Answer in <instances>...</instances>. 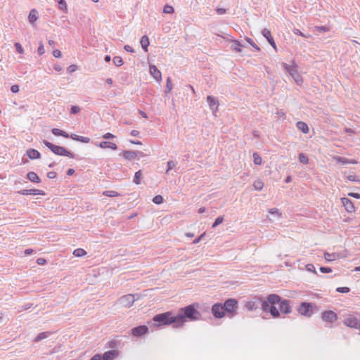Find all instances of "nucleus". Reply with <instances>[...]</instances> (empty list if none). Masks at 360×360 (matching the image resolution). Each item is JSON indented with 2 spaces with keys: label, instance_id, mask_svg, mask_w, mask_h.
<instances>
[{
  "label": "nucleus",
  "instance_id": "7c9ffc66",
  "mask_svg": "<svg viewBox=\"0 0 360 360\" xmlns=\"http://www.w3.org/2000/svg\"><path fill=\"white\" fill-rule=\"evenodd\" d=\"M51 335V332L45 331L38 334V335L35 338L34 342H39L44 339L49 338Z\"/></svg>",
  "mask_w": 360,
  "mask_h": 360
},
{
  "label": "nucleus",
  "instance_id": "79ce46f5",
  "mask_svg": "<svg viewBox=\"0 0 360 360\" xmlns=\"http://www.w3.org/2000/svg\"><path fill=\"white\" fill-rule=\"evenodd\" d=\"M273 317L276 318L279 316V312L277 308L274 305H271V308L269 309V311Z\"/></svg>",
  "mask_w": 360,
  "mask_h": 360
},
{
  "label": "nucleus",
  "instance_id": "a878e982",
  "mask_svg": "<svg viewBox=\"0 0 360 360\" xmlns=\"http://www.w3.org/2000/svg\"><path fill=\"white\" fill-rule=\"evenodd\" d=\"M297 128L304 134H307L309 131L307 124L302 121H299L296 124Z\"/></svg>",
  "mask_w": 360,
  "mask_h": 360
},
{
  "label": "nucleus",
  "instance_id": "3c124183",
  "mask_svg": "<svg viewBox=\"0 0 360 360\" xmlns=\"http://www.w3.org/2000/svg\"><path fill=\"white\" fill-rule=\"evenodd\" d=\"M292 32H293V33H294L295 34H296V35H299V36L302 37H304V38H309V37H311V35H310V34H303V33H302L300 30H298V29H294V30H292Z\"/></svg>",
  "mask_w": 360,
  "mask_h": 360
},
{
  "label": "nucleus",
  "instance_id": "4d7b16f0",
  "mask_svg": "<svg viewBox=\"0 0 360 360\" xmlns=\"http://www.w3.org/2000/svg\"><path fill=\"white\" fill-rule=\"evenodd\" d=\"M276 117L278 120H283L285 119V112L283 110H278L276 112Z\"/></svg>",
  "mask_w": 360,
  "mask_h": 360
},
{
  "label": "nucleus",
  "instance_id": "6e6d98bb",
  "mask_svg": "<svg viewBox=\"0 0 360 360\" xmlns=\"http://www.w3.org/2000/svg\"><path fill=\"white\" fill-rule=\"evenodd\" d=\"M81 109L79 106L77 105H72L70 108V113L71 114H77L80 112Z\"/></svg>",
  "mask_w": 360,
  "mask_h": 360
},
{
  "label": "nucleus",
  "instance_id": "b1692460",
  "mask_svg": "<svg viewBox=\"0 0 360 360\" xmlns=\"http://www.w3.org/2000/svg\"><path fill=\"white\" fill-rule=\"evenodd\" d=\"M27 178L32 183L39 184L41 182V179L34 172H30L27 174Z\"/></svg>",
  "mask_w": 360,
  "mask_h": 360
},
{
  "label": "nucleus",
  "instance_id": "2eb2a0df",
  "mask_svg": "<svg viewBox=\"0 0 360 360\" xmlns=\"http://www.w3.org/2000/svg\"><path fill=\"white\" fill-rule=\"evenodd\" d=\"M262 35L266 39L268 42L271 44V46L276 51L277 47L273 37L271 36V32L269 29L264 28L262 31Z\"/></svg>",
  "mask_w": 360,
  "mask_h": 360
},
{
  "label": "nucleus",
  "instance_id": "f03ea898",
  "mask_svg": "<svg viewBox=\"0 0 360 360\" xmlns=\"http://www.w3.org/2000/svg\"><path fill=\"white\" fill-rule=\"evenodd\" d=\"M181 317H177L176 314H174L172 311H167L158 314L153 318L154 326L161 327L164 326L172 325L174 328H179V322Z\"/></svg>",
  "mask_w": 360,
  "mask_h": 360
},
{
  "label": "nucleus",
  "instance_id": "5fc2aeb1",
  "mask_svg": "<svg viewBox=\"0 0 360 360\" xmlns=\"http://www.w3.org/2000/svg\"><path fill=\"white\" fill-rule=\"evenodd\" d=\"M336 291L340 293H347L350 291V289L348 287H338Z\"/></svg>",
  "mask_w": 360,
  "mask_h": 360
},
{
  "label": "nucleus",
  "instance_id": "58836bf2",
  "mask_svg": "<svg viewBox=\"0 0 360 360\" xmlns=\"http://www.w3.org/2000/svg\"><path fill=\"white\" fill-rule=\"evenodd\" d=\"M172 79L170 77H167V82H166V88H165V94L169 93L172 91Z\"/></svg>",
  "mask_w": 360,
  "mask_h": 360
},
{
  "label": "nucleus",
  "instance_id": "603ef678",
  "mask_svg": "<svg viewBox=\"0 0 360 360\" xmlns=\"http://www.w3.org/2000/svg\"><path fill=\"white\" fill-rule=\"evenodd\" d=\"M223 221H224V218H223V217H222V216H219V217H218L215 219L214 222L213 223V224H212V228H215V227H217L218 225H219L220 224H221V223L223 222Z\"/></svg>",
  "mask_w": 360,
  "mask_h": 360
},
{
  "label": "nucleus",
  "instance_id": "774afa93",
  "mask_svg": "<svg viewBox=\"0 0 360 360\" xmlns=\"http://www.w3.org/2000/svg\"><path fill=\"white\" fill-rule=\"evenodd\" d=\"M90 360H103V356L100 354H96L94 356L91 357Z\"/></svg>",
  "mask_w": 360,
  "mask_h": 360
},
{
  "label": "nucleus",
  "instance_id": "4c0bfd02",
  "mask_svg": "<svg viewBox=\"0 0 360 360\" xmlns=\"http://www.w3.org/2000/svg\"><path fill=\"white\" fill-rule=\"evenodd\" d=\"M55 1H57L58 3V8L59 9L66 12L68 10V6L66 1L65 0H54Z\"/></svg>",
  "mask_w": 360,
  "mask_h": 360
},
{
  "label": "nucleus",
  "instance_id": "4468645a",
  "mask_svg": "<svg viewBox=\"0 0 360 360\" xmlns=\"http://www.w3.org/2000/svg\"><path fill=\"white\" fill-rule=\"evenodd\" d=\"M341 202L347 212L352 213L355 212V207L351 200L347 198H342Z\"/></svg>",
  "mask_w": 360,
  "mask_h": 360
},
{
  "label": "nucleus",
  "instance_id": "338daca9",
  "mask_svg": "<svg viewBox=\"0 0 360 360\" xmlns=\"http://www.w3.org/2000/svg\"><path fill=\"white\" fill-rule=\"evenodd\" d=\"M103 138L105 139H110L115 138V136L112 134L108 132L103 135Z\"/></svg>",
  "mask_w": 360,
  "mask_h": 360
},
{
  "label": "nucleus",
  "instance_id": "bf43d9fd",
  "mask_svg": "<svg viewBox=\"0 0 360 360\" xmlns=\"http://www.w3.org/2000/svg\"><path fill=\"white\" fill-rule=\"evenodd\" d=\"M246 40L256 50L259 51V48L257 46V44L253 41V40L252 39L247 38Z\"/></svg>",
  "mask_w": 360,
  "mask_h": 360
},
{
  "label": "nucleus",
  "instance_id": "bb28decb",
  "mask_svg": "<svg viewBox=\"0 0 360 360\" xmlns=\"http://www.w3.org/2000/svg\"><path fill=\"white\" fill-rule=\"evenodd\" d=\"M323 255H324V259L328 262L335 261L336 259H338L339 258V255L335 252L329 253V252H325Z\"/></svg>",
  "mask_w": 360,
  "mask_h": 360
},
{
  "label": "nucleus",
  "instance_id": "f8f14e48",
  "mask_svg": "<svg viewBox=\"0 0 360 360\" xmlns=\"http://www.w3.org/2000/svg\"><path fill=\"white\" fill-rule=\"evenodd\" d=\"M149 72L156 82H159L162 80V73L155 65H149Z\"/></svg>",
  "mask_w": 360,
  "mask_h": 360
},
{
  "label": "nucleus",
  "instance_id": "a18cd8bd",
  "mask_svg": "<svg viewBox=\"0 0 360 360\" xmlns=\"http://www.w3.org/2000/svg\"><path fill=\"white\" fill-rule=\"evenodd\" d=\"M347 179L349 181L360 182V178L356 174H349L347 176Z\"/></svg>",
  "mask_w": 360,
  "mask_h": 360
},
{
  "label": "nucleus",
  "instance_id": "09e8293b",
  "mask_svg": "<svg viewBox=\"0 0 360 360\" xmlns=\"http://www.w3.org/2000/svg\"><path fill=\"white\" fill-rule=\"evenodd\" d=\"M174 11V9L172 6L167 4L164 6L163 12L165 13L170 14V13H173Z\"/></svg>",
  "mask_w": 360,
  "mask_h": 360
},
{
  "label": "nucleus",
  "instance_id": "72a5a7b5",
  "mask_svg": "<svg viewBox=\"0 0 360 360\" xmlns=\"http://www.w3.org/2000/svg\"><path fill=\"white\" fill-rule=\"evenodd\" d=\"M253 187L256 191H262L264 187V183L261 179H257L253 182Z\"/></svg>",
  "mask_w": 360,
  "mask_h": 360
},
{
  "label": "nucleus",
  "instance_id": "864d4df0",
  "mask_svg": "<svg viewBox=\"0 0 360 360\" xmlns=\"http://www.w3.org/2000/svg\"><path fill=\"white\" fill-rule=\"evenodd\" d=\"M37 52H38L39 55H40V56L43 55L45 53V49H44V44L42 41H40L39 43Z\"/></svg>",
  "mask_w": 360,
  "mask_h": 360
},
{
  "label": "nucleus",
  "instance_id": "c03bdc74",
  "mask_svg": "<svg viewBox=\"0 0 360 360\" xmlns=\"http://www.w3.org/2000/svg\"><path fill=\"white\" fill-rule=\"evenodd\" d=\"M14 46L18 53H19L21 55L24 54L25 50H24L22 46L19 42H15L14 44Z\"/></svg>",
  "mask_w": 360,
  "mask_h": 360
},
{
  "label": "nucleus",
  "instance_id": "a211bd4d",
  "mask_svg": "<svg viewBox=\"0 0 360 360\" xmlns=\"http://www.w3.org/2000/svg\"><path fill=\"white\" fill-rule=\"evenodd\" d=\"M19 194L20 195H45V192L42 190H39V189H24V190H21V191H19L18 192Z\"/></svg>",
  "mask_w": 360,
  "mask_h": 360
},
{
  "label": "nucleus",
  "instance_id": "37998d69",
  "mask_svg": "<svg viewBox=\"0 0 360 360\" xmlns=\"http://www.w3.org/2000/svg\"><path fill=\"white\" fill-rule=\"evenodd\" d=\"M141 177V170H139V171L136 172L135 174H134V182L136 185H139V184H141V181H140Z\"/></svg>",
  "mask_w": 360,
  "mask_h": 360
},
{
  "label": "nucleus",
  "instance_id": "49530a36",
  "mask_svg": "<svg viewBox=\"0 0 360 360\" xmlns=\"http://www.w3.org/2000/svg\"><path fill=\"white\" fill-rule=\"evenodd\" d=\"M299 160L300 162H302L303 164H308V162H309L308 157L306 155H304V153H300Z\"/></svg>",
  "mask_w": 360,
  "mask_h": 360
},
{
  "label": "nucleus",
  "instance_id": "393cba45",
  "mask_svg": "<svg viewBox=\"0 0 360 360\" xmlns=\"http://www.w3.org/2000/svg\"><path fill=\"white\" fill-rule=\"evenodd\" d=\"M38 19V12L36 9L33 8L30 11L29 15H28V21L32 25H34V22Z\"/></svg>",
  "mask_w": 360,
  "mask_h": 360
},
{
  "label": "nucleus",
  "instance_id": "5701e85b",
  "mask_svg": "<svg viewBox=\"0 0 360 360\" xmlns=\"http://www.w3.org/2000/svg\"><path fill=\"white\" fill-rule=\"evenodd\" d=\"M138 155V153L134 150H124L123 152V157L124 159L128 160H133L136 159Z\"/></svg>",
  "mask_w": 360,
  "mask_h": 360
},
{
  "label": "nucleus",
  "instance_id": "9d476101",
  "mask_svg": "<svg viewBox=\"0 0 360 360\" xmlns=\"http://www.w3.org/2000/svg\"><path fill=\"white\" fill-rule=\"evenodd\" d=\"M207 102L213 115L214 116H217V112H218L219 105L218 100L216 98L213 97L212 96H208L207 97Z\"/></svg>",
  "mask_w": 360,
  "mask_h": 360
},
{
  "label": "nucleus",
  "instance_id": "69168bd1",
  "mask_svg": "<svg viewBox=\"0 0 360 360\" xmlns=\"http://www.w3.org/2000/svg\"><path fill=\"white\" fill-rule=\"evenodd\" d=\"M53 55L56 58H60L62 56L61 51L58 49H56L53 51Z\"/></svg>",
  "mask_w": 360,
  "mask_h": 360
},
{
  "label": "nucleus",
  "instance_id": "423d86ee",
  "mask_svg": "<svg viewBox=\"0 0 360 360\" xmlns=\"http://www.w3.org/2000/svg\"><path fill=\"white\" fill-rule=\"evenodd\" d=\"M225 312L230 318L233 317L237 314L238 302L235 299H229L224 303Z\"/></svg>",
  "mask_w": 360,
  "mask_h": 360
},
{
  "label": "nucleus",
  "instance_id": "4be33fe9",
  "mask_svg": "<svg viewBox=\"0 0 360 360\" xmlns=\"http://www.w3.org/2000/svg\"><path fill=\"white\" fill-rule=\"evenodd\" d=\"M26 154L31 160L39 159L41 157L40 153L38 150L33 148L28 149L26 152Z\"/></svg>",
  "mask_w": 360,
  "mask_h": 360
},
{
  "label": "nucleus",
  "instance_id": "c9c22d12",
  "mask_svg": "<svg viewBox=\"0 0 360 360\" xmlns=\"http://www.w3.org/2000/svg\"><path fill=\"white\" fill-rule=\"evenodd\" d=\"M73 255L77 257H81L85 256L86 252L82 248H77L73 251Z\"/></svg>",
  "mask_w": 360,
  "mask_h": 360
},
{
  "label": "nucleus",
  "instance_id": "ea45409f",
  "mask_svg": "<svg viewBox=\"0 0 360 360\" xmlns=\"http://www.w3.org/2000/svg\"><path fill=\"white\" fill-rule=\"evenodd\" d=\"M103 195L108 196V197H117V196L120 195V193H118L115 191L110 190V191H103Z\"/></svg>",
  "mask_w": 360,
  "mask_h": 360
},
{
  "label": "nucleus",
  "instance_id": "8fccbe9b",
  "mask_svg": "<svg viewBox=\"0 0 360 360\" xmlns=\"http://www.w3.org/2000/svg\"><path fill=\"white\" fill-rule=\"evenodd\" d=\"M305 269L307 271L309 272H311V273H314L315 274H316V268L315 266H314V264H307L306 266H305Z\"/></svg>",
  "mask_w": 360,
  "mask_h": 360
},
{
  "label": "nucleus",
  "instance_id": "473e14b6",
  "mask_svg": "<svg viewBox=\"0 0 360 360\" xmlns=\"http://www.w3.org/2000/svg\"><path fill=\"white\" fill-rule=\"evenodd\" d=\"M259 305H261L262 310L266 312H269V309L271 307V304L269 302H267L266 300H262V299H260V304Z\"/></svg>",
  "mask_w": 360,
  "mask_h": 360
},
{
  "label": "nucleus",
  "instance_id": "7ed1b4c3",
  "mask_svg": "<svg viewBox=\"0 0 360 360\" xmlns=\"http://www.w3.org/2000/svg\"><path fill=\"white\" fill-rule=\"evenodd\" d=\"M282 66L286 72L292 77L295 82L298 85L301 86L303 83V79L301 74L299 72V68L295 63V60L292 61V65H288L285 63H282Z\"/></svg>",
  "mask_w": 360,
  "mask_h": 360
},
{
  "label": "nucleus",
  "instance_id": "1a4fd4ad",
  "mask_svg": "<svg viewBox=\"0 0 360 360\" xmlns=\"http://www.w3.org/2000/svg\"><path fill=\"white\" fill-rule=\"evenodd\" d=\"M212 314L217 319L224 317L226 314L224 305L221 303H216L213 304L212 307Z\"/></svg>",
  "mask_w": 360,
  "mask_h": 360
},
{
  "label": "nucleus",
  "instance_id": "20e7f679",
  "mask_svg": "<svg viewBox=\"0 0 360 360\" xmlns=\"http://www.w3.org/2000/svg\"><path fill=\"white\" fill-rule=\"evenodd\" d=\"M43 143L49 149H50L54 154L60 156H66L70 158H74V154L67 150L65 148L59 146L54 145L48 141H44Z\"/></svg>",
  "mask_w": 360,
  "mask_h": 360
},
{
  "label": "nucleus",
  "instance_id": "13d9d810",
  "mask_svg": "<svg viewBox=\"0 0 360 360\" xmlns=\"http://www.w3.org/2000/svg\"><path fill=\"white\" fill-rule=\"evenodd\" d=\"M167 169L166 173H168L169 170L172 169L175 167V162L172 160H169L167 163Z\"/></svg>",
  "mask_w": 360,
  "mask_h": 360
},
{
  "label": "nucleus",
  "instance_id": "680f3d73",
  "mask_svg": "<svg viewBox=\"0 0 360 360\" xmlns=\"http://www.w3.org/2000/svg\"><path fill=\"white\" fill-rule=\"evenodd\" d=\"M78 141L87 143L90 141V139L86 136H79Z\"/></svg>",
  "mask_w": 360,
  "mask_h": 360
},
{
  "label": "nucleus",
  "instance_id": "0e129e2a",
  "mask_svg": "<svg viewBox=\"0 0 360 360\" xmlns=\"http://www.w3.org/2000/svg\"><path fill=\"white\" fill-rule=\"evenodd\" d=\"M315 29L319 32H326L328 31V28L326 26H316Z\"/></svg>",
  "mask_w": 360,
  "mask_h": 360
},
{
  "label": "nucleus",
  "instance_id": "052dcab7",
  "mask_svg": "<svg viewBox=\"0 0 360 360\" xmlns=\"http://www.w3.org/2000/svg\"><path fill=\"white\" fill-rule=\"evenodd\" d=\"M77 70V65H70L68 68V72L69 73H72V72H75Z\"/></svg>",
  "mask_w": 360,
  "mask_h": 360
},
{
  "label": "nucleus",
  "instance_id": "6ab92c4d",
  "mask_svg": "<svg viewBox=\"0 0 360 360\" xmlns=\"http://www.w3.org/2000/svg\"><path fill=\"white\" fill-rule=\"evenodd\" d=\"M279 308L281 312L284 314H289L291 312V307L290 305V301L285 300L281 301L279 303Z\"/></svg>",
  "mask_w": 360,
  "mask_h": 360
},
{
  "label": "nucleus",
  "instance_id": "f257e3e1",
  "mask_svg": "<svg viewBox=\"0 0 360 360\" xmlns=\"http://www.w3.org/2000/svg\"><path fill=\"white\" fill-rule=\"evenodd\" d=\"M198 304H192L185 307L181 308L176 314L177 317H181L178 321L179 328H182L187 321H195L202 319V315L197 310Z\"/></svg>",
  "mask_w": 360,
  "mask_h": 360
},
{
  "label": "nucleus",
  "instance_id": "2f4dec72",
  "mask_svg": "<svg viewBox=\"0 0 360 360\" xmlns=\"http://www.w3.org/2000/svg\"><path fill=\"white\" fill-rule=\"evenodd\" d=\"M269 213L277 219L282 217L281 212L277 208H271L268 210Z\"/></svg>",
  "mask_w": 360,
  "mask_h": 360
},
{
  "label": "nucleus",
  "instance_id": "cd10ccee",
  "mask_svg": "<svg viewBox=\"0 0 360 360\" xmlns=\"http://www.w3.org/2000/svg\"><path fill=\"white\" fill-rule=\"evenodd\" d=\"M140 44L141 45L142 49L144 50L145 52H148V47L150 45L149 38L144 35L141 38Z\"/></svg>",
  "mask_w": 360,
  "mask_h": 360
},
{
  "label": "nucleus",
  "instance_id": "f3484780",
  "mask_svg": "<svg viewBox=\"0 0 360 360\" xmlns=\"http://www.w3.org/2000/svg\"><path fill=\"white\" fill-rule=\"evenodd\" d=\"M260 304V299H255L254 300H250L247 302L245 304V308L249 311H255L257 310Z\"/></svg>",
  "mask_w": 360,
  "mask_h": 360
},
{
  "label": "nucleus",
  "instance_id": "de8ad7c7",
  "mask_svg": "<svg viewBox=\"0 0 360 360\" xmlns=\"http://www.w3.org/2000/svg\"><path fill=\"white\" fill-rule=\"evenodd\" d=\"M155 204L160 205L163 202V197L161 195H157L153 198Z\"/></svg>",
  "mask_w": 360,
  "mask_h": 360
},
{
  "label": "nucleus",
  "instance_id": "6e6552de",
  "mask_svg": "<svg viewBox=\"0 0 360 360\" xmlns=\"http://www.w3.org/2000/svg\"><path fill=\"white\" fill-rule=\"evenodd\" d=\"M298 312L306 317H311L313 314L312 304L308 302H302L298 307Z\"/></svg>",
  "mask_w": 360,
  "mask_h": 360
},
{
  "label": "nucleus",
  "instance_id": "0eeeda50",
  "mask_svg": "<svg viewBox=\"0 0 360 360\" xmlns=\"http://www.w3.org/2000/svg\"><path fill=\"white\" fill-rule=\"evenodd\" d=\"M344 323L350 328H360V315H351L344 320Z\"/></svg>",
  "mask_w": 360,
  "mask_h": 360
},
{
  "label": "nucleus",
  "instance_id": "dca6fc26",
  "mask_svg": "<svg viewBox=\"0 0 360 360\" xmlns=\"http://www.w3.org/2000/svg\"><path fill=\"white\" fill-rule=\"evenodd\" d=\"M333 159L336 161L338 163H341V164H343V165H347V164H352V165H356L358 163V161L355 159H348V158H346L345 157H342V156H333Z\"/></svg>",
  "mask_w": 360,
  "mask_h": 360
},
{
  "label": "nucleus",
  "instance_id": "9b49d317",
  "mask_svg": "<svg viewBox=\"0 0 360 360\" xmlns=\"http://www.w3.org/2000/svg\"><path fill=\"white\" fill-rule=\"evenodd\" d=\"M322 319L325 322L333 323L338 319V316L333 311H325L322 314Z\"/></svg>",
  "mask_w": 360,
  "mask_h": 360
},
{
  "label": "nucleus",
  "instance_id": "e2e57ef3",
  "mask_svg": "<svg viewBox=\"0 0 360 360\" xmlns=\"http://www.w3.org/2000/svg\"><path fill=\"white\" fill-rule=\"evenodd\" d=\"M319 270L321 273H324V274L332 272V269L330 267L321 266V267H320Z\"/></svg>",
  "mask_w": 360,
  "mask_h": 360
},
{
  "label": "nucleus",
  "instance_id": "aec40b11",
  "mask_svg": "<svg viewBox=\"0 0 360 360\" xmlns=\"http://www.w3.org/2000/svg\"><path fill=\"white\" fill-rule=\"evenodd\" d=\"M119 355V352L115 349L109 350L103 353V360H113Z\"/></svg>",
  "mask_w": 360,
  "mask_h": 360
},
{
  "label": "nucleus",
  "instance_id": "c756f323",
  "mask_svg": "<svg viewBox=\"0 0 360 360\" xmlns=\"http://www.w3.org/2000/svg\"><path fill=\"white\" fill-rule=\"evenodd\" d=\"M51 132L53 135L57 136H63L65 138H70V135L66 131L61 130L60 129H58V128H53L51 129Z\"/></svg>",
  "mask_w": 360,
  "mask_h": 360
},
{
  "label": "nucleus",
  "instance_id": "ddd939ff",
  "mask_svg": "<svg viewBox=\"0 0 360 360\" xmlns=\"http://www.w3.org/2000/svg\"><path fill=\"white\" fill-rule=\"evenodd\" d=\"M148 331V328L146 326H139L132 328L131 334L136 337H140Z\"/></svg>",
  "mask_w": 360,
  "mask_h": 360
},
{
  "label": "nucleus",
  "instance_id": "e433bc0d",
  "mask_svg": "<svg viewBox=\"0 0 360 360\" xmlns=\"http://www.w3.org/2000/svg\"><path fill=\"white\" fill-rule=\"evenodd\" d=\"M254 164L256 165H260L262 162V159L257 153H254L252 155Z\"/></svg>",
  "mask_w": 360,
  "mask_h": 360
},
{
  "label": "nucleus",
  "instance_id": "c85d7f7f",
  "mask_svg": "<svg viewBox=\"0 0 360 360\" xmlns=\"http://www.w3.org/2000/svg\"><path fill=\"white\" fill-rule=\"evenodd\" d=\"M267 300V302H269L271 305L279 304L281 302V297L275 294L269 295Z\"/></svg>",
  "mask_w": 360,
  "mask_h": 360
},
{
  "label": "nucleus",
  "instance_id": "39448f33",
  "mask_svg": "<svg viewBox=\"0 0 360 360\" xmlns=\"http://www.w3.org/2000/svg\"><path fill=\"white\" fill-rule=\"evenodd\" d=\"M140 298V295L139 294H128L124 296H122L117 301L121 307L129 308L131 307L136 300H138Z\"/></svg>",
  "mask_w": 360,
  "mask_h": 360
},
{
  "label": "nucleus",
  "instance_id": "f704fd0d",
  "mask_svg": "<svg viewBox=\"0 0 360 360\" xmlns=\"http://www.w3.org/2000/svg\"><path fill=\"white\" fill-rule=\"evenodd\" d=\"M241 47H243V45L240 44V42L238 40H233V45L231 46V49L236 52H240L241 51Z\"/></svg>",
  "mask_w": 360,
  "mask_h": 360
},
{
  "label": "nucleus",
  "instance_id": "a19ab883",
  "mask_svg": "<svg viewBox=\"0 0 360 360\" xmlns=\"http://www.w3.org/2000/svg\"><path fill=\"white\" fill-rule=\"evenodd\" d=\"M113 63L115 65L120 67L123 65V60L120 56H115L112 59Z\"/></svg>",
  "mask_w": 360,
  "mask_h": 360
},
{
  "label": "nucleus",
  "instance_id": "412c9836",
  "mask_svg": "<svg viewBox=\"0 0 360 360\" xmlns=\"http://www.w3.org/2000/svg\"><path fill=\"white\" fill-rule=\"evenodd\" d=\"M98 146L101 148H103V149L109 148V149H111L113 150H115L117 149V144L113 142H110V141H101Z\"/></svg>",
  "mask_w": 360,
  "mask_h": 360
}]
</instances>
